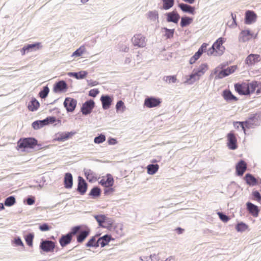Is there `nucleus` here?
Segmentation results:
<instances>
[{"instance_id":"1","label":"nucleus","mask_w":261,"mask_h":261,"mask_svg":"<svg viewBox=\"0 0 261 261\" xmlns=\"http://www.w3.org/2000/svg\"><path fill=\"white\" fill-rule=\"evenodd\" d=\"M17 147L19 149L30 148L39 150L43 148L41 144H38V141L34 138H24L17 142Z\"/></svg>"},{"instance_id":"2","label":"nucleus","mask_w":261,"mask_h":261,"mask_svg":"<svg viewBox=\"0 0 261 261\" xmlns=\"http://www.w3.org/2000/svg\"><path fill=\"white\" fill-rule=\"evenodd\" d=\"M56 120V118L55 117L49 116L43 120L34 121L33 122L32 126L34 129H38L50 123H54Z\"/></svg>"},{"instance_id":"3","label":"nucleus","mask_w":261,"mask_h":261,"mask_svg":"<svg viewBox=\"0 0 261 261\" xmlns=\"http://www.w3.org/2000/svg\"><path fill=\"white\" fill-rule=\"evenodd\" d=\"M56 247L55 243L51 240H41L40 243V249L45 252H53Z\"/></svg>"},{"instance_id":"4","label":"nucleus","mask_w":261,"mask_h":261,"mask_svg":"<svg viewBox=\"0 0 261 261\" xmlns=\"http://www.w3.org/2000/svg\"><path fill=\"white\" fill-rule=\"evenodd\" d=\"M161 103V99L153 96L147 97L144 102V106L148 108L158 107Z\"/></svg>"},{"instance_id":"5","label":"nucleus","mask_w":261,"mask_h":261,"mask_svg":"<svg viewBox=\"0 0 261 261\" xmlns=\"http://www.w3.org/2000/svg\"><path fill=\"white\" fill-rule=\"evenodd\" d=\"M132 42L135 46L144 47L146 45L145 37L141 34H136L132 38Z\"/></svg>"},{"instance_id":"6","label":"nucleus","mask_w":261,"mask_h":261,"mask_svg":"<svg viewBox=\"0 0 261 261\" xmlns=\"http://www.w3.org/2000/svg\"><path fill=\"white\" fill-rule=\"evenodd\" d=\"M95 106L94 101L90 99L89 100L86 101L85 103H84L81 107V111L82 114L84 115H87L90 114L94 108Z\"/></svg>"},{"instance_id":"7","label":"nucleus","mask_w":261,"mask_h":261,"mask_svg":"<svg viewBox=\"0 0 261 261\" xmlns=\"http://www.w3.org/2000/svg\"><path fill=\"white\" fill-rule=\"evenodd\" d=\"M77 101L74 98L66 97L64 101V106L68 112H73L76 106Z\"/></svg>"},{"instance_id":"8","label":"nucleus","mask_w":261,"mask_h":261,"mask_svg":"<svg viewBox=\"0 0 261 261\" xmlns=\"http://www.w3.org/2000/svg\"><path fill=\"white\" fill-rule=\"evenodd\" d=\"M234 89L240 95H249L248 86L247 85L246 83L235 84Z\"/></svg>"},{"instance_id":"9","label":"nucleus","mask_w":261,"mask_h":261,"mask_svg":"<svg viewBox=\"0 0 261 261\" xmlns=\"http://www.w3.org/2000/svg\"><path fill=\"white\" fill-rule=\"evenodd\" d=\"M225 39L224 38H219L216 42L212 45L213 47L217 50L216 54L220 56L223 54L225 47L222 46L223 43L224 42Z\"/></svg>"},{"instance_id":"10","label":"nucleus","mask_w":261,"mask_h":261,"mask_svg":"<svg viewBox=\"0 0 261 261\" xmlns=\"http://www.w3.org/2000/svg\"><path fill=\"white\" fill-rule=\"evenodd\" d=\"M227 146L230 149L234 150L237 148V138L232 132L227 134Z\"/></svg>"},{"instance_id":"11","label":"nucleus","mask_w":261,"mask_h":261,"mask_svg":"<svg viewBox=\"0 0 261 261\" xmlns=\"http://www.w3.org/2000/svg\"><path fill=\"white\" fill-rule=\"evenodd\" d=\"M259 118V114L257 113L251 114L248 119L244 121L245 123V127L250 128L253 127L255 123L257 122Z\"/></svg>"},{"instance_id":"12","label":"nucleus","mask_w":261,"mask_h":261,"mask_svg":"<svg viewBox=\"0 0 261 261\" xmlns=\"http://www.w3.org/2000/svg\"><path fill=\"white\" fill-rule=\"evenodd\" d=\"M166 16V20L168 22L177 23L180 19V15L176 11L167 13Z\"/></svg>"},{"instance_id":"13","label":"nucleus","mask_w":261,"mask_h":261,"mask_svg":"<svg viewBox=\"0 0 261 261\" xmlns=\"http://www.w3.org/2000/svg\"><path fill=\"white\" fill-rule=\"evenodd\" d=\"M68 86L66 82L62 80L55 83L53 91L56 93L65 92Z\"/></svg>"},{"instance_id":"14","label":"nucleus","mask_w":261,"mask_h":261,"mask_svg":"<svg viewBox=\"0 0 261 261\" xmlns=\"http://www.w3.org/2000/svg\"><path fill=\"white\" fill-rule=\"evenodd\" d=\"M236 68L237 67L236 66L228 67L226 69L222 70L221 71H220L216 77L217 79H220L226 77L229 75L230 74L234 72Z\"/></svg>"},{"instance_id":"15","label":"nucleus","mask_w":261,"mask_h":261,"mask_svg":"<svg viewBox=\"0 0 261 261\" xmlns=\"http://www.w3.org/2000/svg\"><path fill=\"white\" fill-rule=\"evenodd\" d=\"M87 189V184L84 178L81 176L78 177L77 191L81 194L84 195Z\"/></svg>"},{"instance_id":"16","label":"nucleus","mask_w":261,"mask_h":261,"mask_svg":"<svg viewBox=\"0 0 261 261\" xmlns=\"http://www.w3.org/2000/svg\"><path fill=\"white\" fill-rule=\"evenodd\" d=\"M100 100L102 103V107L104 110L108 109L112 102V98L108 95H103L100 97Z\"/></svg>"},{"instance_id":"17","label":"nucleus","mask_w":261,"mask_h":261,"mask_svg":"<svg viewBox=\"0 0 261 261\" xmlns=\"http://www.w3.org/2000/svg\"><path fill=\"white\" fill-rule=\"evenodd\" d=\"M236 172L238 176H242L247 169V164L243 160H240L236 165Z\"/></svg>"},{"instance_id":"18","label":"nucleus","mask_w":261,"mask_h":261,"mask_svg":"<svg viewBox=\"0 0 261 261\" xmlns=\"http://www.w3.org/2000/svg\"><path fill=\"white\" fill-rule=\"evenodd\" d=\"M260 61V56L257 54H250L245 60V63L248 65H253Z\"/></svg>"},{"instance_id":"19","label":"nucleus","mask_w":261,"mask_h":261,"mask_svg":"<svg viewBox=\"0 0 261 261\" xmlns=\"http://www.w3.org/2000/svg\"><path fill=\"white\" fill-rule=\"evenodd\" d=\"M246 206L249 213L251 214L253 217H256L258 216L259 209L257 206L250 202H248L246 203Z\"/></svg>"},{"instance_id":"20","label":"nucleus","mask_w":261,"mask_h":261,"mask_svg":"<svg viewBox=\"0 0 261 261\" xmlns=\"http://www.w3.org/2000/svg\"><path fill=\"white\" fill-rule=\"evenodd\" d=\"M179 8L185 13H188L192 15L195 13V9L194 7L185 3L178 4Z\"/></svg>"},{"instance_id":"21","label":"nucleus","mask_w":261,"mask_h":261,"mask_svg":"<svg viewBox=\"0 0 261 261\" xmlns=\"http://www.w3.org/2000/svg\"><path fill=\"white\" fill-rule=\"evenodd\" d=\"M223 98L227 102L237 101L238 98L233 95L229 90H224L222 94Z\"/></svg>"},{"instance_id":"22","label":"nucleus","mask_w":261,"mask_h":261,"mask_svg":"<svg viewBox=\"0 0 261 261\" xmlns=\"http://www.w3.org/2000/svg\"><path fill=\"white\" fill-rule=\"evenodd\" d=\"M256 15L252 11H247L245 14V22L246 24H250L255 21Z\"/></svg>"},{"instance_id":"23","label":"nucleus","mask_w":261,"mask_h":261,"mask_svg":"<svg viewBox=\"0 0 261 261\" xmlns=\"http://www.w3.org/2000/svg\"><path fill=\"white\" fill-rule=\"evenodd\" d=\"M72 239V237L68 233L62 235L59 239L60 244L62 247H64L71 243Z\"/></svg>"},{"instance_id":"24","label":"nucleus","mask_w":261,"mask_h":261,"mask_svg":"<svg viewBox=\"0 0 261 261\" xmlns=\"http://www.w3.org/2000/svg\"><path fill=\"white\" fill-rule=\"evenodd\" d=\"M76 134L75 132H63L59 134L57 137L56 140L59 141L64 142L71 138Z\"/></svg>"},{"instance_id":"25","label":"nucleus","mask_w":261,"mask_h":261,"mask_svg":"<svg viewBox=\"0 0 261 261\" xmlns=\"http://www.w3.org/2000/svg\"><path fill=\"white\" fill-rule=\"evenodd\" d=\"M99 183L104 187H112L114 184L113 177L111 174H108L107 178L101 179Z\"/></svg>"},{"instance_id":"26","label":"nucleus","mask_w":261,"mask_h":261,"mask_svg":"<svg viewBox=\"0 0 261 261\" xmlns=\"http://www.w3.org/2000/svg\"><path fill=\"white\" fill-rule=\"evenodd\" d=\"M64 186L66 189L71 188L73 185L72 175L70 173H66L64 179Z\"/></svg>"},{"instance_id":"27","label":"nucleus","mask_w":261,"mask_h":261,"mask_svg":"<svg viewBox=\"0 0 261 261\" xmlns=\"http://www.w3.org/2000/svg\"><path fill=\"white\" fill-rule=\"evenodd\" d=\"M90 233V229H87L81 231L77 235V242L82 243Z\"/></svg>"},{"instance_id":"28","label":"nucleus","mask_w":261,"mask_h":261,"mask_svg":"<svg viewBox=\"0 0 261 261\" xmlns=\"http://www.w3.org/2000/svg\"><path fill=\"white\" fill-rule=\"evenodd\" d=\"M244 178L246 183L249 186H253L257 183V179L250 173L246 174Z\"/></svg>"},{"instance_id":"29","label":"nucleus","mask_w":261,"mask_h":261,"mask_svg":"<svg viewBox=\"0 0 261 261\" xmlns=\"http://www.w3.org/2000/svg\"><path fill=\"white\" fill-rule=\"evenodd\" d=\"M39 106V101L35 98H33L29 103L28 108L30 111L33 112L36 111Z\"/></svg>"},{"instance_id":"30","label":"nucleus","mask_w":261,"mask_h":261,"mask_svg":"<svg viewBox=\"0 0 261 261\" xmlns=\"http://www.w3.org/2000/svg\"><path fill=\"white\" fill-rule=\"evenodd\" d=\"M68 74L79 80L84 79L87 75L88 72L86 71H81L77 72H69Z\"/></svg>"},{"instance_id":"31","label":"nucleus","mask_w":261,"mask_h":261,"mask_svg":"<svg viewBox=\"0 0 261 261\" xmlns=\"http://www.w3.org/2000/svg\"><path fill=\"white\" fill-rule=\"evenodd\" d=\"M111 240V236L108 234H105L103 236L99 238L98 240V246L99 245L101 247H105L107 245Z\"/></svg>"},{"instance_id":"32","label":"nucleus","mask_w":261,"mask_h":261,"mask_svg":"<svg viewBox=\"0 0 261 261\" xmlns=\"http://www.w3.org/2000/svg\"><path fill=\"white\" fill-rule=\"evenodd\" d=\"M200 77V76H198L197 73L193 70L192 73L190 75L189 77L187 79L185 83L188 84H192L196 81H198Z\"/></svg>"},{"instance_id":"33","label":"nucleus","mask_w":261,"mask_h":261,"mask_svg":"<svg viewBox=\"0 0 261 261\" xmlns=\"http://www.w3.org/2000/svg\"><path fill=\"white\" fill-rule=\"evenodd\" d=\"M42 46L41 43L39 42H37L33 44H29L25 45V49H28V52L36 51L40 48H41Z\"/></svg>"},{"instance_id":"34","label":"nucleus","mask_w":261,"mask_h":261,"mask_svg":"<svg viewBox=\"0 0 261 261\" xmlns=\"http://www.w3.org/2000/svg\"><path fill=\"white\" fill-rule=\"evenodd\" d=\"M194 70L197 73L198 76H201L208 70V66L206 64H202L198 68Z\"/></svg>"},{"instance_id":"35","label":"nucleus","mask_w":261,"mask_h":261,"mask_svg":"<svg viewBox=\"0 0 261 261\" xmlns=\"http://www.w3.org/2000/svg\"><path fill=\"white\" fill-rule=\"evenodd\" d=\"M147 173L150 175L155 174L159 168L158 164H149L147 166Z\"/></svg>"},{"instance_id":"36","label":"nucleus","mask_w":261,"mask_h":261,"mask_svg":"<svg viewBox=\"0 0 261 261\" xmlns=\"http://www.w3.org/2000/svg\"><path fill=\"white\" fill-rule=\"evenodd\" d=\"M193 21V18L188 16L182 17L180 25L182 28L186 27L190 24Z\"/></svg>"},{"instance_id":"37","label":"nucleus","mask_w":261,"mask_h":261,"mask_svg":"<svg viewBox=\"0 0 261 261\" xmlns=\"http://www.w3.org/2000/svg\"><path fill=\"white\" fill-rule=\"evenodd\" d=\"M247 85L248 86V91H249V95L251 93H253L255 91L256 88L259 87V82H257V81H253L251 83H246Z\"/></svg>"},{"instance_id":"38","label":"nucleus","mask_w":261,"mask_h":261,"mask_svg":"<svg viewBox=\"0 0 261 261\" xmlns=\"http://www.w3.org/2000/svg\"><path fill=\"white\" fill-rule=\"evenodd\" d=\"M162 1L163 9L166 10L170 9L174 4V0H162Z\"/></svg>"},{"instance_id":"39","label":"nucleus","mask_w":261,"mask_h":261,"mask_svg":"<svg viewBox=\"0 0 261 261\" xmlns=\"http://www.w3.org/2000/svg\"><path fill=\"white\" fill-rule=\"evenodd\" d=\"M162 30L164 31L165 34L164 36L166 37V39H170L173 37L174 29H169L167 28H162Z\"/></svg>"},{"instance_id":"40","label":"nucleus","mask_w":261,"mask_h":261,"mask_svg":"<svg viewBox=\"0 0 261 261\" xmlns=\"http://www.w3.org/2000/svg\"><path fill=\"white\" fill-rule=\"evenodd\" d=\"M16 202V199L14 196H10L7 197L4 202V204L7 206H11Z\"/></svg>"},{"instance_id":"41","label":"nucleus","mask_w":261,"mask_h":261,"mask_svg":"<svg viewBox=\"0 0 261 261\" xmlns=\"http://www.w3.org/2000/svg\"><path fill=\"white\" fill-rule=\"evenodd\" d=\"M248 228V226L243 222H240L236 226V229L238 232L245 231Z\"/></svg>"},{"instance_id":"42","label":"nucleus","mask_w":261,"mask_h":261,"mask_svg":"<svg viewBox=\"0 0 261 261\" xmlns=\"http://www.w3.org/2000/svg\"><path fill=\"white\" fill-rule=\"evenodd\" d=\"M86 246L87 247H98V241L95 242V238L94 237H93L91 239H90L89 241L86 244Z\"/></svg>"},{"instance_id":"43","label":"nucleus","mask_w":261,"mask_h":261,"mask_svg":"<svg viewBox=\"0 0 261 261\" xmlns=\"http://www.w3.org/2000/svg\"><path fill=\"white\" fill-rule=\"evenodd\" d=\"M49 92V88L47 86H44L43 89L40 91L39 93V96L42 99L45 98L47 96Z\"/></svg>"},{"instance_id":"44","label":"nucleus","mask_w":261,"mask_h":261,"mask_svg":"<svg viewBox=\"0 0 261 261\" xmlns=\"http://www.w3.org/2000/svg\"><path fill=\"white\" fill-rule=\"evenodd\" d=\"M100 189L97 187H95L91 189L89 195L94 197H96L100 195Z\"/></svg>"},{"instance_id":"45","label":"nucleus","mask_w":261,"mask_h":261,"mask_svg":"<svg viewBox=\"0 0 261 261\" xmlns=\"http://www.w3.org/2000/svg\"><path fill=\"white\" fill-rule=\"evenodd\" d=\"M34 237V235L33 233H29L25 237V240L27 244L29 246H32L33 245V241Z\"/></svg>"},{"instance_id":"46","label":"nucleus","mask_w":261,"mask_h":261,"mask_svg":"<svg viewBox=\"0 0 261 261\" xmlns=\"http://www.w3.org/2000/svg\"><path fill=\"white\" fill-rule=\"evenodd\" d=\"M85 51V48L84 46H82L74 51L72 55V57H80Z\"/></svg>"},{"instance_id":"47","label":"nucleus","mask_w":261,"mask_h":261,"mask_svg":"<svg viewBox=\"0 0 261 261\" xmlns=\"http://www.w3.org/2000/svg\"><path fill=\"white\" fill-rule=\"evenodd\" d=\"M94 218L98 222L99 226H103L102 224L105 221L106 217L105 215H95Z\"/></svg>"},{"instance_id":"48","label":"nucleus","mask_w":261,"mask_h":261,"mask_svg":"<svg viewBox=\"0 0 261 261\" xmlns=\"http://www.w3.org/2000/svg\"><path fill=\"white\" fill-rule=\"evenodd\" d=\"M116 109L117 112L120 111L123 112L125 109V106L124 102L122 100H119L116 105Z\"/></svg>"},{"instance_id":"49","label":"nucleus","mask_w":261,"mask_h":261,"mask_svg":"<svg viewBox=\"0 0 261 261\" xmlns=\"http://www.w3.org/2000/svg\"><path fill=\"white\" fill-rule=\"evenodd\" d=\"M105 140H106L105 135L101 134L99 136L95 137V138L94 139V142L96 144H100V143H101L103 142L104 141H105Z\"/></svg>"},{"instance_id":"50","label":"nucleus","mask_w":261,"mask_h":261,"mask_svg":"<svg viewBox=\"0 0 261 261\" xmlns=\"http://www.w3.org/2000/svg\"><path fill=\"white\" fill-rule=\"evenodd\" d=\"M233 126L236 128H239L240 126L242 127V129L243 130L244 134H246V130L245 128V123L244 121L240 122V121H236L233 122Z\"/></svg>"},{"instance_id":"51","label":"nucleus","mask_w":261,"mask_h":261,"mask_svg":"<svg viewBox=\"0 0 261 261\" xmlns=\"http://www.w3.org/2000/svg\"><path fill=\"white\" fill-rule=\"evenodd\" d=\"M201 56L200 52H196L195 54L190 58L189 61L190 64H194Z\"/></svg>"},{"instance_id":"52","label":"nucleus","mask_w":261,"mask_h":261,"mask_svg":"<svg viewBox=\"0 0 261 261\" xmlns=\"http://www.w3.org/2000/svg\"><path fill=\"white\" fill-rule=\"evenodd\" d=\"M148 17L151 20L155 21L158 19V13L157 11H150L148 13Z\"/></svg>"},{"instance_id":"53","label":"nucleus","mask_w":261,"mask_h":261,"mask_svg":"<svg viewBox=\"0 0 261 261\" xmlns=\"http://www.w3.org/2000/svg\"><path fill=\"white\" fill-rule=\"evenodd\" d=\"M81 227L80 226H76L72 228L70 232H68L69 234H70V236L72 237L73 236L76 234L78 232H80L81 231Z\"/></svg>"},{"instance_id":"54","label":"nucleus","mask_w":261,"mask_h":261,"mask_svg":"<svg viewBox=\"0 0 261 261\" xmlns=\"http://www.w3.org/2000/svg\"><path fill=\"white\" fill-rule=\"evenodd\" d=\"M165 81L168 83H175L176 82V78L175 76H166L164 77Z\"/></svg>"},{"instance_id":"55","label":"nucleus","mask_w":261,"mask_h":261,"mask_svg":"<svg viewBox=\"0 0 261 261\" xmlns=\"http://www.w3.org/2000/svg\"><path fill=\"white\" fill-rule=\"evenodd\" d=\"M218 215L219 217V218L224 222H227L229 221V218L225 214H223L222 212H218Z\"/></svg>"},{"instance_id":"56","label":"nucleus","mask_w":261,"mask_h":261,"mask_svg":"<svg viewBox=\"0 0 261 261\" xmlns=\"http://www.w3.org/2000/svg\"><path fill=\"white\" fill-rule=\"evenodd\" d=\"M50 227L47 223H43L39 226V229L42 231H46L50 230Z\"/></svg>"},{"instance_id":"57","label":"nucleus","mask_w":261,"mask_h":261,"mask_svg":"<svg viewBox=\"0 0 261 261\" xmlns=\"http://www.w3.org/2000/svg\"><path fill=\"white\" fill-rule=\"evenodd\" d=\"M99 93V91L97 89H93L89 91V95L93 97H95Z\"/></svg>"},{"instance_id":"58","label":"nucleus","mask_w":261,"mask_h":261,"mask_svg":"<svg viewBox=\"0 0 261 261\" xmlns=\"http://www.w3.org/2000/svg\"><path fill=\"white\" fill-rule=\"evenodd\" d=\"M241 35L243 37V41H245L247 39L245 38V37L250 35L251 33L249 30H244L241 32Z\"/></svg>"},{"instance_id":"59","label":"nucleus","mask_w":261,"mask_h":261,"mask_svg":"<svg viewBox=\"0 0 261 261\" xmlns=\"http://www.w3.org/2000/svg\"><path fill=\"white\" fill-rule=\"evenodd\" d=\"M252 195L254 199H256L257 201L259 202L261 200V195L258 191H255L253 192Z\"/></svg>"},{"instance_id":"60","label":"nucleus","mask_w":261,"mask_h":261,"mask_svg":"<svg viewBox=\"0 0 261 261\" xmlns=\"http://www.w3.org/2000/svg\"><path fill=\"white\" fill-rule=\"evenodd\" d=\"M207 46V44L205 43H203L200 47L198 49V52H200V55H201L203 52L205 51L206 50V47Z\"/></svg>"},{"instance_id":"61","label":"nucleus","mask_w":261,"mask_h":261,"mask_svg":"<svg viewBox=\"0 0 261 261\" xmlns=\"http://www.w3.org/2000/svg\"><path fill=\"white\" fill-rule=\"evenodd\" d=\"M106 188L104 190V193L106 195H109L112 193L114 192L113 188L112 187H105Z\"/></svg>"},{"instance_id":"62","label":"nucleus","mask_w":261,"mask_h":261,"mask_svg":"<svg viewBox=\"0 0 261 261\" xmlns=\"http://www.w3.org/2000/svg\"><path fill=\"white\" fill-rule=\"evenodd\" d=\"M35 201V198L33 196H30L26 199L27 203L29 205L33 204Z\"/></svg>"},{"instance_id":"63","label":"nucleus","mask_w":261,"mask_h":261,"mask_svg":"<svg viewBox=\"0 0 261 261\" xmlns=\"http://www.w3.org/2000/svg\"><path fill=\"white\" fill-rule=\"evenodd\" d=\"M216 50L214 47L212 46L208 50H207V55H214L215 56H218V55L216 54Z\"/></svg>"},{"instance_id":"64","label":"nucleus","mask_w":261,"mask_h":261,"mask_svg":"<svg viewBox=\"0 0 261 261\" xmlns=\"http://www.w3.org/2000/svg\"><path fill=\"white\" fill-rule=\"evenodd\" d=\"M14 243L17 246H23V243L19 237H17L15 239Z\"/></svg>"}]
</instances>
